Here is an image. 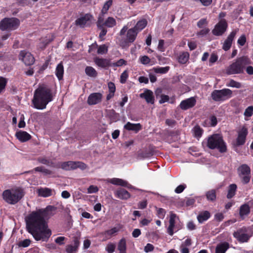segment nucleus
Wrapping results in <instances>:
<instances>
[{"label": "nucleus", "mask_w": 253, "mask_h": 253, "mask_svg": "<svg viewBox=\"0 0 253 253\" xmlns=\"http://www.w3.org/2000/svg\"><path fill=\"white\" fill-rule=\"evenodd\" d=\"M98 22H100L101 24L105 27L113 28L116 26L117 22L115 18L112 17H108L105 21L101 16H99L97 20Z\"/></svg>", "instance_id": "6ab92c4d"}, {"label": "nucleus", "mask_w": 253, "mask_h": 253, "mask_svg": "<svg viewBox=\"0 0 253 253\" xmlns=\"http://www.w3.org/2000/svg\"><path fill=\"white\" fill-rule=\"evenodd\" d=\"M74 245H68L66 246V252L67 253H76L79 249L80 245V238L77 236L73 238Z\"/></svg>", "instance_id": "2eb2a0df"}, {"label": "nucleus", "mask_w": 253, "mask_h": 253, "mask_svg": "<svg viewBox=\"0 0 253 253\" xmlns=\"http://www.w3.org/2000/svg\"><path fill=\"white\" fill-rule=\"evenodd\" d=\"M210 31L208 28H206L202 29L197 33V36L198 37H202L207 35Z\"/></svg>", "instance_id": "4d7b16f0"}, {"label": "nucleus", "mask_w": 253, "mask_h": 253, "mask_svg": "<svg viewBox=\"0 0 253 253\" xmlns=\"http://www.w3.org/2000/svg\"><path fill=\"white\" fill-rule=\"evenodd\" d=\"M251 64V61L248 56L237 58L234 62L226 69V73L228 75L240 74L244 73L246 66Z\"/></svg>", "instance_id": "7ed1b4c3"}, {"label": "nucleus", "mask_w": 253, "mask_h": 253, "mask_svg": "<svg viewBox=\"0 0 253 253\" xmlns=\"http://www.w3.org/2000/svg\"><path fill=\"white\" fill-rule=\"evenodd\" d=\"M15 135L17 138L22 142L27 141L31 138V135L25 131L19 130L16 133Z\"/></svg>", "instance_id": "b1692460"}, {"label": "nucleus", "mask_w": 253, "mask_h": 253, "mask_svg": "<svg viewBox=\"0 0 253 253\" xmlns=\"http://www.w3.org/2000/svg\"><path fill=\"white\" fill-rule=\"evenodd\" d=\"M226 85L227 86L235 87L237 88H240L242 87V84L240 83L235 81L232 79L229 81V83L226 84Z\"/></svg>", "instance_id": "c03bdc74"}, {"label": "nucleus", "mask_w": 253, "mask_h": 253, "mask_svg": "<svg viewBox=\"0 0 253 253\" xmlns=\"http://www.w3.org/2000/svg\"><path fill=\"white\" fill-rule=\"evenodd\" d=\"M237 186L236 184H231L228 187L226 197L228 199L232 198L236 193Z\"/></svg>", "instance_id": "c756f323"}, {"label": "nucleus", "mask_w": 253, "mask_h": 253, "mask_svg": "<svg viewBox=\"0 0 253 253\" xmlns=\"http://www.w3.org/2000/svg\"><path fill=\"white\" fill-rule=\"evenodd\" d=\"M67 239L64 236H60L57 237L55 239V242L56 244L59 246L64 245L65 244V241H66Z\"/></svg>", "instance_id": "603ef678"}, {"label": "nucleus", "mask_w": 253, "mask_h": 253, "mask_svg": "<svg viewBox=\"0 0 253 253\" xmlns=\"http://www.w3.org/2000/svg\"><path fill=\"white\" fill-rule=\"evenodd\" d=\"M85 74L91 77H96L97 76L96 71L91 66H87L85 69Z\"/></svg>", "instance_id": "ea45409f"}, {"label": "nucleus", "mask_w": 253, "mask_h": 253, "mask_svg": "<svg viewBox=\"0 0 253 253\" xmlns=\"http://www.w3.org/2000/svg\"><path fill=\"white\" fill-rule=\"evenodd\" d=\"M161 99L159 100L160 104H163L166 102L169 101V97L168 95L165 94H161Z\"/></svg>", "instance_id": "338daca9"}, {"label": "nucleus", "mask_w": 253, "mask_h": 253, "mask_svg": "<svg viewBox=\"0 0 253 253\" xmlns=\"http://www.w3.org/2000/svg\"><path fill=\"white\" fill-rule=\"evenodd\" d=\"M246 117H251L253 115V106H250L248 107L244 113Z\"/></svg>", "instance_id": "3c124183"}, {"label": "nucleus", "mask_w": 253, "mask_h": 253, "mask_svg": "<svg viewBox=\"0 0 253 253\" xmlns=\"http://www.w3.org/2000/svg\"><path fill=\"white\" fill-rule=\"evenodd\" d=\"M108 51V46L105 44L100 45L97 49V53L99 54H104Z\"/></svg>", "instance_id": "8fccbe9b"}, {"label": "nucleus", "mask_w": 253, "mask_h": 253, "mask_svg": "<svg viewBox=\"0 0 253 253\" xmlns=\"http://www.w3.org/2000/svg\"><path fill=\"white\" fill-rule=\"evenodd\" d=\"M109 182L116 185H120L128 187L129 184L126 181L118 178H113L109 179Z\"/></svg>", "instance_id": "c85d7f7f"}, {"label": "nucleus", "mask_w": 253, "mask_h": 253, "mask_svg": "<svg viewBox=\"0 0 253 253\" xmlns=\"http://www.w3.org/2000/svg\"><path fill=\"white\" fill-rule=\"evenodd\" d=\"M102 98V94L100 92L91 93L88 97L87 102L89 105H93L100 103Z\"/></svg>", "instance_id": "dca6fc26"}, {"label": "nucleus", "mask_w": 253, "mask_h": 253, "mask_svg": "<svg viewBox=\"0 0 253 253\" xmlns=\"http://www.w3.org/2000/svg\"><path fill=\"white\" fill-rule=\"evenodd\" d=\"M228 23L226 19H220L215 25L214 28L212 30V33L216 36H222L226 31Z\"/></svg>", "instance_id": "9d476101"}, {"label": "nucleus", "mask_w": 253, "mask_h": 253, "mask_svg": "<svg viewBox=\"0 0 253 253\" xmlns=\"http://www.w3.org/2000/svg\"><path fill=\"white\" fill-rule=\"evenodd\" d=\"M55 75L58 79L60 81L63 79L64 75V67L62 62H60L56 66Z\"/></svg>", "instance_id": "7c9ffc66"}, {"label": "nucleus", "mask_w": 253, "mask_h": 253, "mask_svg": "<svg viewBox=\"0 0 253 253\" xmlns=\"http://www.w3.org/2000/svg\"><path fill=\"white\" fill-rule=\"evenodd\" d=\"M251 212V209L249 205L245 203L242 205L239 208V216L242 220L245 219L246 216H248Z\"/></svg>", "instance_id": "5701e85b"}, {"label": "nucleus", "mask_w": 253, "mask_h": 253, "mask_svg": "<svg viewBox=\"0 0 253 253\" xmlns=\"http://www.w3.org/2000/svg\"><path fill=\"white\" fill-rule=\"evenodd\" d=\"M124 128L128 130L134 131L135 132H137L142 128L141 125L138 124H132L130 122H127Z\"/></svg>", "instance_id": "a878e982"}, {"label": "nucleus", "mask_w": 253, "mask_h": 253, "mask_svg": "<svg viewBox=\"0 0 253 253\" xmlns=\"http://www.w3.org/2000/svg\"><path fill=\"white\" fill-rule=\"evenodd\" d=\"M34 170L37 172H41L43 173L44 175H50L52 173V171L47 169H45L44 167H37L34 168Z\"/></svg>", "instance_id": "79ce46f5"}, {"label": "nucleus", "mask_w": 253, "mask_h": 253, "mask_svg": "<svg viewBox=\"0 0 253 253\" xmlns=\"http://www.w3.org/2000/svg\"><path fill=\"white\" fill-rule=\"evenodd\" d=\"M147 24V21L145 19H143L140 20H139L135 26L133 27V29H135V31H137L138 33L140 31L142 30L143 29L145 28Z\"/></svg>", "instance_id": "f704fd0d"}, {"label": "nucleus", "mask_w": 253, "mask_h": 253, "mask_svg": "<svg viewBox=\"0 0 253 253\" xmlns=\"http://www.w3.org/2000/svg\"><path fill=\"white\" fill-rule=\"evenodd\" d=\"M239 175L251 174V169L247 164H243L238 168Z\"/></svg>", "instance_id": "2f4dec72"}, {"label": "nucleus", "mask_w": 253, "mask_h": 253, "mask_svg": "<svg viewBox=\"0 0 253 253\" xmlns=\"http://www.w3.org/2000/svg\"><path fill=\"white\" fill-rule=\"evenodd\" d=\"M237 31L238 30L232 31L225 40L222 46V48L224 50L227 51L230 48Z\"/></svg>", "instance_id": "a211bd4d"}, {"label": "nucleus", "mask_w": 253, "mask_h": 253, "mask_svg": "<svg viewBox=\"0 0 253 253\" xmlns=\"http://www.w3.org/2000/svg\"><path fill=\"white\" fill-rule=\"evenodd\" d=\"M19 25L20 20L17 18H4L0 22V29L12 31L17 29Z\"/></svg>", "instance_id": "6e6552de"}, {"label": "nucleus", "mask_w": 253, "mask_h": 253, "mask_svg": "<svg viewBox=\"0 0 253 253\" xmlns=\"http://www.w3.org/2000/svg\"><path fill=\"white\" fill-rule=\"evenodd\" d=\"M126 240L125 238H121L117 244V250L119 253H126Z\"/></svg>", "instance_id": "bb28decb"}, {"label": "nucleus", "mask_w": 253, "mask_h": 253, "mask_svg": "<svg viewBox=\"0 0 253 253\" xmlns=\"http://www.w3.org/2000/svg\"><path fill=\"white\" fill-rule=\"evenodd\" d=\"M92 16L90 14H85L84 16L77 18L75 23V25L80 28H84L89 25Z\"/></svg>", "instance_id": "4468645a"}, {"label": "nucleus", "mask_w": 253, "mask_h": 253, "mask_svg": "<svg viewBox=\"0 0 253 253\" xmlns=\"http://www.w3.org/2000/svg\"><path fill=\"white\" fill-rule=\"evenodd\" d=\"M116 245L114 243H108L105 248V250L108 253H113L115 252Z\"/></svg>", "instance_id": "de8ad7c7"}, {"label": "nucleus", "mask_w": 253, "mask_h": 253, "mask_svg": "<svg viewBox=\"0 0 253 253\" xmlns=\"http://www.w3.org/2000/svg\"><path fill=\"white\" fill-rule=\"evenodd\" d=\"M186 187V185L185 184H181L178 186L175 189L174 191L175 193L177 194L181 193L183 191V190Z\"/></svg>", "instance_id": "774afa93"}, {"label": "nucleus", "mask_w": 253, "mask_h": 253, "mask_svg": "<svg viewBox=\"0 0 253 253\" xmlns=\"http://www.w3.org/2000/svg\"><path fill=\"white\" fill-rule=\"evenodd\" d=\"M139 60L142 64L148 65L150 63L151 60L148 56L144 55L139 58Z\"/></svg>", "instance_id": "6e6d98bb"}, {"label": "nucleus", "mask_w": 253, "mask_h": 253, "mask_svg": "<svg viewBox=\"0 0 253 253\" xmlns=\"http://www.w3.org/2000/svg\"><path fill=\"white\" fill-rule=\"evenodd\" d=\"M246 228L243 227L235 231L233 235L240 243L247 242L250 237L246 233Z\"/></svg>", "instance_id": "9b49d317"}, {"label": "nucleus", "mask_w": 253, "mask_h": 253, "mask_svg": "<svg viewBox=\"0 0 253 253\" xmlns=\"http://www.w3.org/2000/svg\"><path fill=\"white\" fill-rule=\"evenodd\" d=\"M206 197L209 202H213L216 199V190L211 189L206 193Z\"/></svg>", "instance_id": "72a5a7b5"}, {"label": "nucleus", "mask_w": 253, "mask_h": 253, "mask_svg": "<svg viewBox=\"0 0 253 253\" xmlns=\"http://www.w3.org/2000/svg\"><path fill=\"white\" fill-rule=\"evenodd\" d=\"M195 201H196L194 198H186L185 200V206L186 207L193 206L194 205Z\"/></svg>", "instance_id": "680f3d73"}, {"label": "nucleus", "mask_w": 253, "mask_h": 253, "mask_svg": "<svg viewBox=\"0 0 253 253\" xmlns=\"http://www.w3.org/2000/svg\"><path fill=\"white\" fill-rule=\"evenodd\" d=\"M50 160L47 159L44 157H40L37 158V161L41 164L45 165L48 166Z\"/></svg>", "instance_id": "052dcab7"}, {"label": "nucleus", "mask_w": 253, "mask_h": 253, "mask_svg": "<svg viewBox=\"0 0 253 253\" xmlns=\"http://www.w3.org/2000/svg\"><path fill=\"white\" fill-rule=\"evenodd\" d=\"M107 116L110 120L113 122H117L119 118V114L116 113L114 109L109 110L107 112Z\"/></svg>", "instance_id": "c9c22d12"}, {"label": "nucleus", "mask_w": 253, "mask_h": 253, "mask_svg": "<svg viewBox=\"0 0 253 253\" xmlns=\"http://www.w3.org/2000/svg\"><path fill=\"white\" fill-rule=\"evenodd\" d=\"M218 56L215 53H212L209 59L210 66L212 65L213 63L217 61Z\"/></svg>", "instance_id": "bf43d9fd"}, {"label": "nucleus", "mask_w": 253, "mask_h": 253, "mask_svg": "<svg viewBox=\"0 0 253 253\" xmlns=\"http://www.w3.org/2000/svg\"><path fill=\"white\" fill-rule=\"evenodd\" d=\"M126 64V61L123 59H120L116 62L111 63L112 67H120Z\"/></svg>", "instance_id": "864d4df0"}, {"label": "nucleus", "mask_w": 253, "mask_h": 253, "mask_svg": "<svg viewBox=\"0 0 253 253\" xmlns=\"http://www.w3.org/2000/svg\"><path fill=\"white\" fill-rule=\"evenodd\" d=\"M31 243V241L29 239H25L23 241H20L18 243V246L20 247L26 248L28 247Z\"/></svg>", "instance_id": "13d9d810"}, {"label": "nucleus", "mask_w": 253, "mask_h": 253, "mask_svg": "<svg viewBox=\"0 0 253 253\" xmlns=\"http://www.w3.org/2000/svg\"><path fill=\"white\" fill-rule=\"evenodd\" d=\"M169 69L170 67L169 66H166L164 67H154L152 70L156 74H164L168 73Z\"/></svg>", "instance_id": "58836bf2"}, {"label": "nucleus", "mask_w": 253, "mask_h": 253, "mask_svg": "<svg viewBox=\"0 0 253 253\" xmlns=\"http://www.w3.org/2000/svg\"><path fill=\"white\" fill-rule=\"evenodd\" d=\"M94 62L96 65L102 68L105 69L111 66V60L106 58L95 57Z\"/></svg>", "instance_id": "aec40b11"}, {"label": "nucleus", "mask_w": 253, "mask_h": 253, "mask_svg": "<svg viewBox=\"0 0 253 253\" xmlns=\"http://www.w3.org/2000/svg\"><path fill=\"white\" fill-rule=\"evenodd\" d=\"M113 4V0H108L107 1L105 2L104 5L101 10V14L102 16L104 14L107 13L108 10L111 6Z\"/></svg>", "instance_id": "a19ab883"}, {"label": "nucleus", "mask_w": 253, "mask_h": 253, "mask_svg": "<svg viewBox=\"0 0 253 253\" xmlns=\"http://www.w3.org/2000/svg\"><path fill=\"white\" fill-rule=\"evenodd\" d=\"M207 146L210 149H217L221 153L227 151L226 143L219 134H213L208 137Z\"/></svg>", "instance_id": "20e7f679"}, {"label": "nucleus", "mask_w": 253, "mask_h": 253, "mask_svg": "<svg viewBox=\"0 0 253 253\" xmlns=\"http://www.w3.org/2000/svg\"><path fill=\"white\" fill-rule=\"evenodd\" d=\"M87 168V165L80 161H67L60 163V168L65 170L76 169L78 168L84 170Z\"/></svg>", "instance_id": "1a4fd4ad"}, {"label": "nucleus", "mask_w": 253, "mask_h": 253, "mask_svg": "<svg viewBox=\"0 0 253 253\" xmlns=\"http://www.w3.org/2000/svg\"><path fill=\"white\" fill-rule=\"evenodd\" d=\"M211 217V213L209 211H201L198 215L197 218L200 223H203L208 220Z\"/></svg>", "instance_id": "cd10ccee"}, {"label": "nucleus", "mask_w": 253, "mask_h": 253, "mask_svg": "<svg viewBox=\"0 0 253 253\" xmlns=\"http://www.w3.org/2000/svg\"><path fill=\"white\" fill-rule=\"evenodd\" d=\"M232 91L229 88L215 89L211 93V97L214 101L223 102L230 99L232 96Z\"/></svg>", "instance_id": "423d86ee"}, {"label": "nucleus", "mask_w": 253, "mask_h": 253, "mask_svg": "<svg viewBox=\"0 0 253 253\" xmlns=\"http://www.w3.org/2000/svg\"><path fill=\"white\" fill-rule=\"evenodd\" d=\"M196 103V100L194 97L182 100L179 105L180 108L183 110H186L193 107Z\"/></svg>", "instance_id": "f3484780"}, {"label": "nucleus", "mask_w": 253, "mask_h": 253, "mask_svg": "<svg viewBox=\"0 0 253 253\" xmlns=\"http://www.w3.org/2000/svg\"><path fill=\"white\" fill-rule=\"evenodd\" d=\"M239 176L241 180V182L244 184H248L250 182L251 177V174H249L248 175H239Z\"/></svg>", "instance_id": "09e8293b"}, {"label": "nucleus", "mask_w": 253, "mask_h": 253, "mask_svg": "<svg viewBox=\"0 0 253 253\" xmlns=\"http://www.w3.org/2000/svg\"><path fill=\"white\" fill-rule=\"evenodd\" d=\"M194 136L196 137H201L203 130L202 128L200 127V126L198 125L196 126L193 129Z\"/></svg>", "instance_id": "a18cd8bd"}, {"label": "nucleus", "mask_w": 253, "mask_h": 253, "mask_svg": "<svg viewBox=\"0 0 253 253\" xmlns=\"http://www.w3.org/2000/svg\"><path fill=\"white\" fill-rule=\"evenodd\" d=\"M229 247V243L226 242L219 244L215 248V253H225Z\"/></svg>", "instance_id": "473e14b6"}, {"label": "nucleus", "mask_w": 253, "mask_h": 253, "mask_svg": "<svg viewBox=\"0 0 253 253\" xmlns=\"http://www.w3.org/2000/svg\"><path fill=\"white\" fill-rule=\"evenodd\" d=\"M137 34V31H135L133 28L128 29L126 36L122 38L120 40V46L123 49L128 48L130 44L135 41Z\"/></svg>", "instance_id": "0eeeda50"}, {"label": "nucleus", "mask_w": 253, "mask_h": 253, "mask_svg": "<svg viewBox=\"0 0 253 253\" xmlns=\"http://www.w3.org/2000/svg\"><path fill=\"white\" fill-rule=\"evenodd\" d=\"M53 190L47 187H41L37 190L39 196L48 197L52 195Z\"/></svg>", "instance_id": "393cba45"}, {"label": "nucleus", "mask_w": 253, "mask_h": 253, "mask_svg": "<svg viewBox=\"0 0 253 253\" xmlns=\"http://www.w3.org/2000/svg\"><path fill=\"white\" fill-rule=\"evenodd\" d=\"M208 24V21L206 18H202L197 22V26L199 28H202L204 25Z\"/></svg>", "instance_id": "e2e57ef3"}, {"label": "nucleus", "mask_w": 253, "mask_h": 253, "mask_svg": "<svg viewBox=\"0 0 253 253\" xmlns=\"http://www.w3.org/2000/svg\"><path fill=\"white\" fill-rule=\"evenodd\" d=\"M55 208L47 206L44 209L33 211L25 218L26 228L36 241H47L51 235V230L48 228L47 220L52 214Z\"/></svg>", "instance_id": "f257e3e1"}, {"label": "nucleus", "mask_w": 253, "mask_h": 253, "mask_svg": "<svg viewBox=\"0 0 253 253\" xmlns=\"http://www.w3.org/2000/svg\"><path fill=\"white\" fill-rule=\"evenodd\" d=\"M246 42V37L245 35H242L238 40L237 42L238 43L241 45L243 46L245 45Z\"/></svg>", "instance_id": "69168bd1"}, {"label": "nucleus", "mask_w": 253, "mask_h": 253, "mask_svg": "<svg viewBox=\"0 0 253 253\" xmlns=\"http://www.w3.org/2000/svg\"><path fill=\"white\" fill-rule=\"evenodd\" d=\"M108 86L109 88V92L114 93L116 91V86L115 85V84L113 82H109L108 84Z\"/></svg>", "instance_id": "0e129e2a"}, {"label": "nucleus", "mask_w": 253, "mask_h": 253, "mask_svg": "<svg viewBox=\"0 0 253 253\" xmlns=\"http://www.w3.org/2000/svg\"><path fill=\"white\" fill-rule=\"evenodd\" d=\"M153 153L150 151L145 150L139 152L138 153V157L142 159L148 158L151 157Z\"/></svg>", "instance_id": "37998d69"}, {"label": "nucleus", "mask_w": 253, "mask_h": 253, "mask_svg": "<svg viewBox=\"0 0 253 253\" xmlns=\"http://www.w3.org/2000/svg\"><path fill=\"white\" fill-rule=\"evenodd\" d=\"M3 198L7 203L14 205L24 196L23 191L20 189L5 190L3 191Z\"/></svg>", "instance_id": "39448f33"}, {"label": "nucleus", "mask_w": 253, "mask_h": 253, "mask_svg": "<svg viewBox=\"0 0 253 253\" xmlns=\"http://www.w3.org/2000/svg\"><path fill=\"white\" fill-rule=\"evenodd\" d=\"M116 197L121 200H127L130 197V193L124 188H119L114 193Z\"/></svg>", "instance_id": "412c9836"}, {"label": "nucleus", "mask_w": 253, "mask_h": 253, "mask_svg": "<svg viewBox=\"0 0 253 253\" xmlns=\"http://www.w3.org/2000/svg\"><path fill=\"white\" fill-rule=\"evenodd\" d=\"M53 100L51 89L46 85H40L34 92L32 102L35 108L45 109L47 104Z\"/></svg>", "instance_id": "f03ea898"}, {"label": "nucleus", "mask_w": 253, "mask_h": 253, "mask_svg": "<svg viewBox=\"0 0 253 253\" xmlns=\"http://www.w3.org/2000/svg\"><path fill=\"white\" fill-rule=\"evenodd\" d=\"M96 25L97 28L100 30V32L99 35V37L100 39H103L104 37L106 35L107 33V30L106 27L101 24L100 22L97 21Z\"/></svg>", "instance_id": "4c0bfd02"}, {"label": "nucleus", "mask_w": 253, "mask_h": 253, "mask_svg": "<svg viewBox=\"0 0 253 253\" xmlns=\"http://www.w3.org/2000/svg\"><path fill=\"white\" fill-rule=\"evenodd\" d=\"M7 83V80L6 78L0 77V93L5 89Z\"/></svg>", "instance_id": "49530a36"}, {"label": "nucleus", "mask_w": 253, "mask_h": 253, "mask_svg": "<svg viewBox=\"0 0 253 253\" xmlns=\"http://www.w3.org/2000/svg\"><path fill=\"white\" fill-rule=\"evenodd\" d=\"M19 59L22 60L26 65H33L35 62V58L30 52L26 50H21L19 54Z\"/></svg>", "instance_id": "ddd939ff"}, {"label": "nucleus", "mask_w": 253, "mask_h": 253, "mask_svg": "<svg viewBox=\"0 0 253 253\" xmlns=\"http://www.w3.org/2000/svg\"><path fill=\"white\" fill-rule=\"evenodd\" d=\"M128 77V74L126 70L124 71L120 77V83L122 84L126 83V80Z\"/></svg>", "instance_id": "5fc2aeb1"}, {"label": "nucleus", "mask_w": 253, "mask_h": 253, "mask_svg": "<svg viewBox=\"0 0 253 253\" xmlns=\"http://www.w3.org/2000/svg\"><path fill=\"white\" fill-rule=\"evenodd\" d=\"M248 134L247 128L244 126L238 132V136L236 140V146L243 145L246 140V137Z\"/></svg>", "instance_id": "f8f14e48"}, {"label": "nucleus", "mask_w": 253, "mask_h": 253, "mask_svg": "<svg viewBox=\"0 0 253 253\" xmlns=\"http://www.w3.org/2000/svg\"><path fill=\"white\" fill-rule=\"evenodd\" d=\"M141 98H144L148 103L153 104L155 102V98L153 92L149 89H146L144 92L140 94Z\"/></svg>", "instance_id": "4be33fe9"}, {"label": "nucleus", "mask_w": 253, "mask_h": 253, "mask_svg": "<svg viewBox=\"0 0 253 253\" xmlns=\"http://www.w3.org/2000/svg\"><path fill=\"white\" fill-rule=\"evenodd\" d=\"M189 58V54L188 52H183L178 58V62L180 64H185Z\"/></svg>", "instance_id": "e433bc0d"}]
</instances>
